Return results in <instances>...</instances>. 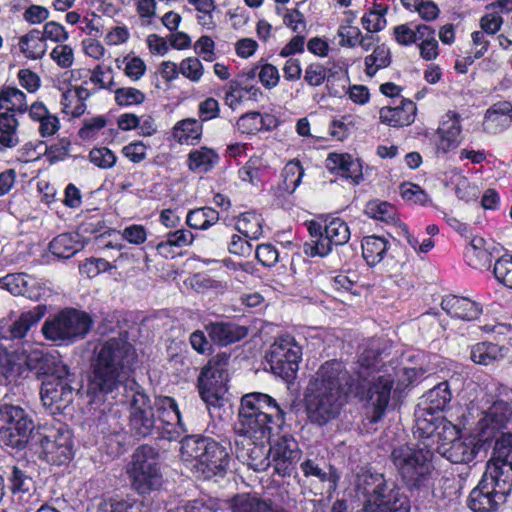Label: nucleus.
Returning a JSON list of instances; mask_svg holds the SVG:
<instances>
[{"instance_id": "11", "label": "nucleus", "mask_w": 512, "mask_h": 512, "mask_svg": "<svg viewBox=\"0 0 512 512\" xmlns=\"http://www.w3.org/2000/svg\"><path fill=\"white\" fill-rule=\"evenodd\" d=\"M509 481L500 479L487 466L478 485L470 492L468 507L473 512H495L511 493Z\"/></svg>"}, {"instance_id": "2", "label": "nucleus", "mask_w": 512, "mask_h": 512, "mask_svg": "<svg viewBox=\"0 0 512 512\" xmlns=\"http://www.w3.org/2000/svg\"><path fill=\"white\" fill-rule=\"evenodd\" d=\"M386 350V344L380 339L364 341L360 347L357 369L354 375L349 374L347 382L350 395L366 400L372 409V423H377L384 416L394 385V377L381 371Z\"/></svg>"}, {"instance_id": "12", "label": "nucleus", "mask_w": 512, "mask_h": 512, "mask_svg": "<svg viewBox=\"0 0 512 512\" xmlns=\"http://www.w3.org/2000/svg\"><path fill=\"white\" fill-rule=\"evenodd\" d=\"M302 358V348L290 335L275 339L266 355L272 372L284 380L295 377Z\"/></svg>"}, {"instance_id": "36", "label": "nucleus", "mask_w": 512, "mask_h": 512, "mask_svg": "<svg viewBox=\"0 0 512 512\" xmlns=\"http://www.w3.org/2000/svg\"><path fill=\"white\" fill-rule=\"evenodd\" d=\"M19 122L14 113H0V146L14 148L20 143L18 135Z\"/></svg>"}, {"instance_id": "22", "label": "nucleus", "mask_w": 512, "mask_h": 512, "mask_svg": "<svg viewBox=\"0 0 512 512\" xmlns=\"http://www.w3.org/2000/svg\"><path fill=\"white\" fill-rule=\"evenodd\" d=\"M461 132V116L453 112L446 113L436 131V152L446 154L457 148L461 143Z\"/></svg>"}, {"instance_id": "29", "label": "nucleus", "mask_w": 512, "mask_h": 512, "mask_svg": "<svg viewBox=\"0 0 512 512\" xmlns=\"http://www.w3.org/2000/svg\"><path fill=\"white\" fill-rule=\"evenodd\" d=\"M442 309L451 317L461 320H474L482 312L481 307L476 302L455 295H448L441 301Z\"/></svg>"}, {"instance_id": "37", "label": "nucleus", "mask_w": 512, "mask_h": 512, "mask_svg": "<svg viewBox=\"0 0 512 512\" xmlns=\"http://www.w3.org/2000/svg\"><path fill=\"white\" fill-rule=\"evenodd\" d=\"M504 347L492 342H480L471 347L470 359L480 365H489L504 357Z\"/></svg>"}, {"instance_id": "44", "label": "nucleus", "mask_w": 512, "mask_h": 512, "mask_svg": "<svg viewBox=\"0 0 512 512\" xmlns=\"http://www.w3.org/2000/svg\"><path fill=\"white\" fill-rule=\"evenodd\" d=\"M304 175V169L299 161L288 162L282 172L283 181L279 186L282 193L292 194L300 185Z\"/></svg>"}, {"instance_id": "26", "label": "nucleus", "mask_w": 512, "mask_h": 512, "mask_svg": "<svg viewBox=\"0 0 512 512\" xmlns=\"http://www.w3.org/2000/svg\"><path fill=\"white\" fill-rule=\"evenodd\" d=\"M206 331L212 342L227 346L242 340L248 335V328L233 322H213L206 325Z\"/></svg>"}, {"instance_id": "18", "label": "nucleus", "mask_w": 512, "mask_h": 512, "mask_svg": "<svg viewBox=\"0 0 512 512\" xmlns=\"http://www.w3.org/2000/svg\"><path fill=\"white\" fill-rule=\"evenodd\" d=\"M71 381L69 372L65 371V377L52 374L42 382L41 400L53 414L61 412L72 403L74 388Z\"/></svg>"}, {"instance_id": "59", "label": "nucleus", "mask_w": 512, "mask_h": 512, "mask_svg": "<svg viewBox=\"0 0 512 512\" xmlns=\"http://www.w3.org/2000/svg\"><path fill=\"white\" fill-rule=\"evenodd\" d=\"M238 130L246 134H255L263 127V118L259 112H249L237 121Z\"/></svg>"}, {"instance_id": "60", "label": "nucleus", "mask_w": 512, "mask_h": 512, "mask_svg": "<svg viewBox=\"0 0 512 512\" xmlns=\"http://www.w3.org/2000/svg\"><path fill=\"white\" fill-rule=\"evenodd\" d=\"M106 124L107 120L103 115L85 119L78 135L83 140L93 139L98 135L99 131L106 126Z\"/></svg>"}, {"instance_id": "51", "label": "nucleus", "mask_w": 512, "mask_h": 512, "mask_svg": "<svg viewBox=\"0 0 512 512\" xmlns=\"http://www.w3.org/2000/svg\"><path fill=\"white\" fill-rule=\"evenodd\" d=\"M22 359L4 348L0 350V373L6 378L15 377L21 374Z\"/></svg>"}, {"instance_id": "45", "label": "nucleus", "mask_w": 512, "mask_h": 512, "mask_svg": "<svg viewBox=\"0 0 512 512\" xmlns=\"http://www.w3.org/2000/svg\"><path fill=\"white\" fill-rule=\"evenodd\" d=\"M219 213L211 207H202L191 210L186 217L187 224L194 229L206 230L216 224Z\"/></svg>"}, {"instance_id": "39", "label": "nucleus", "mask_w": 512, "mask_h": 512, "mask_svg": "<svg viewBox=\"0 0 512 512\" xmlns=\"http://www.w3.org/2000/svg\"><path fill=\"white\" fill-rule=\"evenodd\" d=\"M20 51L26 58L40 59L46 52V45L40 30L33 29L19 39Z\"/></svg>"}, {"instance_id": "46", "label": "nucleus", "mask_w": 512, "mask_h": 512, "mask_svg": "<svg viewBox=\"0 0 512 512\" xmlns=\"http://www.w3.org/2000/svg\"><path fill=\"white\" fill-rule=\"evenodd\" d=\"M1 101L3 103L5 112L24 113L27 111L28 105L26 95L21 90L15 87H4L0 91Z\"/></svg>"}, {"instance_id": "27", "label": "nucleus", "mask_w": 512, "mask_h": 512, "mask_svg": "<svg viewBox=\"0 0 512 512\" xmlns=\"http://www.w3.org/2000/svg\"><path fill=\"white\" fill-rule=\"evenodd\" d=\"M326 167L330 171H336L341 176L351 179L353 184H359L363 180L362 165L358 159H354L346 153H330L326 159Z\"/></svg>"}, {"instance_id": "49", "label": "nucleus", "mask_w": 512, "mask_h": 512, "mask_svg": "<svg viewBox=\"0 0 512 512\" xmlns=\"http://www.w3.org/2000/svg\"><path fill=\"white\" fill-rule=\"evenodd\" d=\"M32 278L24 273L9 274L2 279L3 286L13 295H23L32 298L29 283Z\"/></svg>"}, {"instance_id": "28", "label": "nucleus", "mask_w": 512, "mask_h": 512, "mask_svg": "<svg viewBox=\"0 0 512 512\" xmlns=\"http://www.w3.org/2000/svg\"><path fill=\"white\" fill-rule=\"evenodd\" d=\"M511 121L512 104L508 101L497 102L486 111L483 130L495 135L507 129Z\"/></svg>"}, {"instance_id": "33", "label": "nucleus", "mask_w": 512, "mask_h": 512, "mask_svg": "<svg viewBox=\"0 0 512 512\" xmlns=\"http://www.w3.org/2000/svg\"><path fill=\"white\" fill-rule=\"evenodd\" d=\"M84 245L77 233H62L49 243V251L60 259H68L83 249Z\"/></svg>"}, {"instance_id": "40", "label": "nucleus", "mask_w": 512, "mask_h": 512, "mask_svg": "<svg viewBox=\"0 0 512 512\" xmlns=\"http://www.w3.org/2000/svg\"><path fill=\"white\" fill-rule=\"evenodd\" d=\"M305 477H315L320 482H328L330 487L335 488L339 480L337 471L331 465L321 467L315 460L307 459L300 464Z\"/></svg>"}, {"instance_id": "34", "label": "nucleus", "mask_w": 512, "mask_h": 512, "mask_svg": "<svg viewBox=\"0 0 512 512\" xmlns=\"http://www.w3.org/2000/svg\"><path fill=\"white\" fill-rule=\"evenodd\" d=\"M219 162V155L211 148L201 147L193 149L187 157V166L190 171L203 174L211 171Z\"/></svg>"}, {"instance_id": "15", "label": "nucleus", "mask_w": 512, "mask_h": 512, "mask_svg": "<svg viewBox=\"0 0 512 512\" xmlns=\"http://www.w3.org/2000/svg\"><path fill=\"white\" fill-rule=\"evenodd\" d=\"M7 479L16 512L35 510L41 501L39 495L36 494L35 482L27 469L23 466L13 465Z\"/></svg>"}, {"instance_id": "35", "label": "nucleus", "mask_w": 512, "mask_h": 512, "mask_svg": "<svg viewBox=\"0 0 512 512\" xmlns=\"http://www.w3.org/2000/svg\"><path fill=\"white\" fill-rule=\"evenodd\" d=\"M388 241L380 236L371 235L363 238L361 243L362 255L369 266H375L380 263L387 250Z\"/></svg>"}, {"instance_id": "10", "label": "nucleus", "mask_w": 512, "mask_h": 512, "mask_svg": "<svg viewBox=\"0 0 512 512\" xmlns=\"http://www.w3.org/2000/svg\"><path fill=\"white\" fill-rule=\"evenodd\" d=\"M29 413L19 405H0V441L7 447L23 450L34 429Z\"/></svg>"}, {"instance_id": "14", "label": "nucleus", "mask_w": 512, "mask_h": 512, "mask_svg": "<svg viewBox=\"0 0 512 512\" xmlns=\"http://www.w3.org/2000/svg\"><path fill=\"white\" fill-rule=\"evenodd\" d=\"M486 441L477 431L461 435L453 442L439 444L437 451L452 464L475 465Z\"/></svg>"}, {"instance_id": "30", "label": "nucleus", "mask_w": 512, "mask_h": 512, "mask_svg": "<svg viewBox=\"0 0 512 512\" xmlns=\"http://www.w3.org/2000/svg\"><path fill=\"white\" fill-rule=\"evenodd\" d=\"M464 259L474 269L488 268L492 261V254L486 247V240L479 236L471 238L464 251Z\"/></svg>"}, {"instance_id": "54", "label": "nucleus", "mask_w": 512, "mask_h": 512, "mask_svg": "<svg viewBox=\"0 0 512 512\" xmlns=\"http://www.w3.org/2000/svg\"><path fill=\"white\" fill-rule=\"evenodd\" d=\"M261 167L262 160L259 157H252L239 169V178L244 182L251 183L252 185H258L262 177Z\"/></svg>"}, {"instance_id": "21", "label": "nucleus", "mask_w": 512, "mask_h": 512, "mask_svg": "<svg viewBox=\"0 0 512 512\" xmlns=\"http://www.w3.org/2000/svg\"><path fill=\"white\" fill-rule=\"evenodd\" d=\"M283 423L284 421L238 413V422L235 424L234 431L238 436H243L248 440L264 441L270 439V436Z\"/></svg>"}, {"instance_id": "43", "label": "nucleus", "mask_w": 512, "mask_h": 512, "mask_svg": "<svg viewBox=\"0 0 512 512\" xmlns=\"http://www.w3.org/2000/svg\"><path fill=\"white\" fill-rule=\"evenodd\" d=\"M22 360L27 369L35 371L37 374H47L53 365V358L38 347L25 351Z\"/></svg>"}, {"instance_id": "63", "label": "nucleus", "mask_w": 512, "mask_h": 512, "mask_svg": "<svg viewBox=\"0 0 512 512\" xmlns=\"http://www.w3.org/2000/svg\"><path fill=\"white\" fill-rule=\"evenodd\" d=\"M280 254L272 244H260L256 248V258L265 267H274L279 261Z\"/></svg>"}, {"instance_id": "23", "label": "nucleus", "mask_w": 512, "mask_h": 512, "mask_svg": "<svg viewBox=\"0 0 512 512\" xmlns=\"http://www.w3.org/2000/svg\"><path fill=\"white\" fill-rule=\"evenodd\" d=\"M246 440V443L235 441V454L239 461L254 471H265L270 465V451L264 441Z\"/></svg>"}, {"instance_id": "61", "label": "nucleus", "mask_w": 512, "mask_h": 512, "mask_svg": "<svg viewBox=\"0 0 512 512\" xmlns=\"http://www.w3.org/2000/svg\"><path fill=\"white\" fill-rule=\"evenodd\" d=\"M80 272L89 278L114 268L107 260L103 258H90L80 265Z\"/></svg>"}, {"instance_id": "5", "label": "nucleus", "mask_w": 512, "mask_h": 512, "mask_svg": "<svg viewBox=\"0 0 512 512\" xmlns=\"http://www.w3.org/2000/svg\"><path fill=\"white\" fill-rule=\"evenodd\" d=\"M180 452L191 471L204 479L223 476L230 462L227 448L207 436H185L181 440Z\"/></svg>"}, {"instance_id": "16", "label": "nucleus", "mask_w": 512, "mask_h": 512, "mask_svg": "<svg viewBox=\"0 0 512 512\" xmlns=\"http://www.w3.org/2000/svg\"><path fill=\"white\" fill-rule=\"evenodd\" d=\"M487 407L482 409L476 431L486 440L493 437L498 431L507 428L512 419V406L503 399L490 396L486 400Z\"/></svg>"}, {"instance_id": "17", "label": "nucleus", "mask_w": 512, "mask_h": 512, "mask_svg": "<svg viewBox=\"0 0 512 512\" xmlns=\"http://www.w3.org/2000/svg\"><path fill=\"white\" fill-rule=\"evenodd\" d=\"M154 412L156 420L163 434V439L174 441L187 432L186 425L182 421L176 400L169 396L155 397Z\"/></svg>"}, {"instance_id": "53", "label": "nucleus", "mask_w": 512, "mask_h": 512, "mask_svg": "<svg viewBox=\"0 0 512 512\" xmlns=\"http://www.w3.org/2000/svg\"><path fill=\"white\" fill-rule=\"evenodd\" d=\"M115 102L119 106H132L142 104L145 99V93L134 87H121L114 91Z\"/></svg>"}, {"instance_id": "57", "label": "nucleus", "mask_w": 512, "mask_h": 512, "mask_svg": "<svg viewBox=\"0 0 512 512\" xmlns=\"http://www.w3.org/2000/svg\"><path fill=\"white\" fill-rule=\"evenodd\" d=\"M400 194L403 199L415 204L426 205L429 195L417 184L405 182L400 185Z\"/></svg>"}, {"instance_id": "32", "label": "nucleus", "mask_w": 512, "mask_h": 512, "mask_svg": "<svg viewBox=\"0 0 512 512\" xmlns=\"http://www.w3.org/2000/svg\"><path fill=\"white\" fill-rule=\"evenodd\" d=\"M246 94L249 99L257 101L262 91L255 85L245 84L242 79L231 80L227 84L225 103L234 110L242 103Z\"/></svg>"}, {"instance_id": "62", "label": "nucleus", "mask_w": 512, "mask_h": 512, "mask_svg": "<svg viewBox=\"0 0 512 512\" xmlns=\"http://www.w3.org/2000/svg\"><path fill=\"white\" fill-rule=\"evenodd\" d=\"M512 455V434L504 433L494 445V456L489 462L504 461Z\"/></svg>"}, {"instance_id": "52", "label": "nucleus", "mask_w": 512, "mask_h": 512, "mask_svg": "<svg viewBox=\"0 0 512 512\" xmlns=\"http://www.w3.org/2000/svg\"><path fill=\"white\" fill-rule=\"evenodd\" d=\"M365 212L369 217L382 222L392 223L396 220V210L387 202H369Z\"/></svg>"}, {"instance_id": "56", "label": "nucleus", "mask_w": 512, "mask_h": 512, "mask_svg": "<svg viewBox=\"0 0 512 512\" xmlns=\"http://www.w3.org/2000/svg\"><path fill=\"white\" fill-rule=\"evenodd\" d=\"M493 272L499 283L512 289V256L504 255L499 258L494 264Z\"/></svg>"}, {"instance_id": "3", "label": "nucleus", "mask_w": 512, "mask_h": 512, "mask_svg": "<svg viewBox=\"0 0 512 512\" xmlns=\"http://www.w3.org/2000/svg\"><path fill=\"white\" fill-rule=\"evenodd\" d=\"M349 372L339 360L323 363L309 380L304 401L309 420L323 426L336 419L344 407L347 396Z\"/></svg>"}, {"instance_id": "9", "label": "nucleus", "mask_w": 512, "mask_h": 512, "mask_svg": "<svg viewBox=\"0 0 512 512\" xmlns=\"http://www.w3.org/2000/svg\"><path fill=\"white\" fill-rule=\"evenodd\" d=\"M310 239L303 244V252L309 257H325L331 253L333 246L346 244L351 236L348 224L333 218L324 227L316 221L307 224Z\"/></svg>"}, {"instance_id": "8", "label": "nucleus", "mask_w": 512, "mask_h": 512, "mask_svg": "<svg viewBox=\"0 0 512 512\" xmlns=\"http://www.w3.org/2000/svg\"><path fill=\"white\" fill-rule=\"evenodd\" d=\"M91 326L92 319L87 313L71 308L47 319L42 326V333L47 340L71 344L83 339Z\"/></svg>"}, {"instance_id": "31", "label": "nucleus", "mask_w": 512, "mask_h": 512, "mask_svg": "<svg viewBox=\"0 0 512 512\" xmlns=\"http://www.w3.org/2000/svg\"><path fill=\"white\" fill-rule=\"evenodd\" d=\"M46 314L45 305H37L31 310L22 312L21 315L10 326L9 338L22 339L28 331L34 327Z\"/></svg>"}, {"instance_id": "24", "label": "nucleus", "mask_w": 512, "mask_h": 512, "mask_svg": "<svg viewBox=\"0 0 512 512\" xmlns=\"http://www.w3.org/2000/svg\"><path fill=\"white\" fill-rule=\"evenodd\" d=\"M416 104L409 99H401L395 106H385L379 111L382 123L391 127L409 126L415 121Z\"/></svg>"}, {"instance_id": "64", "label": "nucleus", "mask_w": 512, "mask_h": 512, "mask_svg": "<svg viewBox=\"0 0 512 512\" xmlns=\"http://www.w3.org/2000/svg\"><path fill=\"white\" fill-rule=\"evenodd\" d=\"M96 512H140V505L130 501H105L99 504Z\"/></svg>"}, {"instance_id": "41", "label": "nucleus", "mask_w": 512, "mask_h": 512, "mask_svg": "<svg viewBox=\"0 0 512 512\" xmlns=\"http://www.w3.org/2000/svg\"><path fill=\"white\" fill-rule=\"evenodd\" d=\"M236 229L245 238L257 240L263 234L262 218L255 212L242 213L236 222Z\"/></svg>"}, {"instance_id": "4", "label": "nucleus", "mask_w": 512, "mask_h": 512, "mask_svg": "<svg viewBox=\"0 0 512 512\" xmlns=\"http://www.w3.org/2000/svg\"><path fill=\"white\" fill-rule=\"evenodd\" d=\"M433 453L427 445H402L393 449L392 463L405 487L412 493H428L436 480Z\"/></svg>"}, {"instance_id": "13", "label": "nucleus", "mask_w": 512, "mask_h": 512, "mask_svg": "<svg viewBox=\"0 0 512 512\" xmlns=\"http://www.w3.org/2000/svg\"><path fill=\"white\" fill-rule=\"evenodd\" d=\"M37 442L41 456L50 464L60 466L70 462L74 456L72 432L65 425L44 429V433H39Z\"/></svg>"}, {"instance_id": "38", "label": "nucleus", "mask_w": 512, "mask_h": 512, "mask_svg": "<svg viewBox=\"0 0 512 512\" xmlns=\"http://www.w3.org/2000/svg\"><path fill=\"white\" fill-rule=\"evenodd\" d=\"M201 135L202 125L193 118L181 120L173 128V137L180 144L193 145Z\"/></svg>"}, {"instance_id": "19", "label": "nucleus", "mask_w": 512, "mask_h": 512, "mask_svg": "<svg viewBox=\"0 0 512 512\" xmlns=\"http://www.w3.org/2000/svg\"><path fill=\"white\" fill-rule=\"evenodd\" d=\"M269 451L275 473L281 477H290L301 457L297 441L290 435H283L270 445Z\"/></svg>"}, {"instance_id": "25", "label": "nucleus", "mask_w": 512, "mask_h": 512, "mask_svg": "<svg viewBox=\"0 0 512 512\" xmlns=\"http://www.w3.org/2000/svg\"><path fill=\"white\" fill-rule=\"evenodd\" d=\"M433 420L428 421L420 417L417 418L416 427L418 431H422V437H436L441 441V444H445L453 442L461 436L460 429L452 422L441 419L434 424Z\"/></svg>"}, {"instance_id": "42", "label": "nucleus", "mask_w": 512, "mask_h": 512, "mask_svg": "<svg viewBox=\"0 0 512 512\" xmlns=\"http://www.w3.org/2000/svg\"><path fill=\"white\" fill-rule=\"evenodd\" d=\"M452 398L448 382L444 381L434 386L426 394V401L428 406L425 408L430 414L438 411H443L450 403Z\"/></svg>"}, {"instance_id": "48", "label": "nucleus", "mask_w": 512, "mask_h": 512, "mask_svg": "<svg viewBox=\"0 0 512 512\" xmlns=\"http://www.w3.org/2000/svg\"><path fill=\"white\" fill-rule=\"evenodd\" d=\"M226 381L227 375L221 374L219 370H215L212 366H205L198 377V387L220 390V394H224L226 392Z\"/></svg>"}, {"instance_id": "47", "label": "nucleus", "mask_w": 512, "mask_h": 512, "mask_svg": "<svg viewBox=\"0 0 512 512\" xmlns=\"http://www.w3.org/2000/svg\"><path fill=\"white\" fill-rule=\"evenodd\" d=\"M391 63V54L385 45L377 46L372 54L365 58V71L370 77H373L378 70L386 68Z\"/></svg>"}, {"instance_id": "20", "label": "nucleus", "mask_w": 512, "mask_h": 512, "mask_svg": "<svg viewBox=\"0 0 512 512\" xmlns=\"http://www.w3.org/2000/svg\"><path fill=\"white\" fill-rule=\"evenodd\" d=\"M286 407L287 405L278 403L268 394L252 392L242 397L239 413L285 421Z\"/></svg>"}, {"instance_id": "7", "label": "nucleus", "mask_w": 512, "mask_h": 512, "mask_svg": "<svg viewBox=\"0 0 512 512\" xmlns=\"http://www.w3.org/2000/svg\"><path fill=\"white\" fill-rule=\"evenodd\" d=\"M127 475L131 488L140 495L158 490L163 483L158 451L149 445L137 448L127 467Z\"/></svg>"}, {"instance_id": "50", "label": "nucleus", "mask_w": 512, "mask_h": 512, "mask_svg": "<svg viewBox=\"0 0 512 512\" xmlns=\"http://www.w3.org/2000/svg\"><path fill=\"white\" fill-rule=\"evenodd\" d=\"M387 7L381 4H375L369 12L365 13L362 17L363 27L370 33L379 32L386 26L385 15Z\"/></svg>"}, {"instance_id": "55", "label": "nucleus", "mask_w": 512, "mask_h": 512, "mask_svg": "<svg viewBox=\"0 0 512 512\" xmlns=\"http://www.w3.org/2000/svg\"><path fill=\"white\" fill-rule=\"evenodd\" d=\"M179 71L191 82L198 83L203 76L204 67L198 58L187 57L180 62Z\"/></svg>"}, {"instance_id": "58", "label": "nucleus", "mask_w": 512, "mask_h": 512, "mask_svg": "<svg viewBox=\"0 0 512 512\" xmlns=\"http://www.w3.org/2000/svg\"><path fill=\"white\" fill-rule=\"evenodd\" d=\"M89 160L101 169H109L115 165L117 157L109 148L99 147L90 151Z\"/></svg>"}, {"instance_id": "6", "label": "nucleus", "mask_w": 512, "mask_h": 512, "mask_svg": "<svg viewBox=\"0 0 512 512\" xmlns=\"http://www.w3.org/2000/svg\"><path fill=\"white\" fill-rule=\"evenodd\" d=\"M357 491L365 497L361 512H410L409 501L394 483H387L382 474H363Z\"/></svg>"}, {"instance_id": "1", "label": "nucleus", "mask_w": 512, "mask_h": 512, "mask_svg": "<svg viewBox=\"0 0 512 512\" xmlns=\"http://www.w3.org/2000/svg\"><path fill=\"white\" fill-rule=\"evenodd\" d=\"M127 335V331H121L118 337L108 339L95 349L87 391L99 397L112 393L122 385L123 396L129 406L131 434L137 439H163L148 395L135 380L127 379L136 360L135 349L128 342Z\"/></svg>"}]
</instances>
